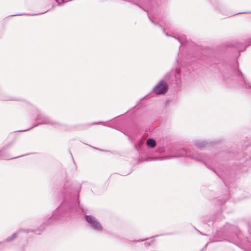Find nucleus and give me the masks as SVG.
I'll return each instance as SVG.
<instances>
[{
  "instance_id": "1",
  "label": "nucleus",
  "mask_w": 251,
  "mask_h": 251,
  "mask_svg": "<svg viewBox=\"0 0 251 251\" xmlns=\"http://www.w3.org/2000/svg\"><path fill=\"white\" fill-rule=\"evenodd\" d=\"M214 49L210 50L206 54L201 52L197 53L193 56L190 61L187 62L186 67H182V63L179 69H172L167 73L163 78L161 79L158 83L152 88L151 93L153 92L156 95L165 94L169 90V85L173 87H181L182 86L181 74L182 71L186 70L188 74L190 73V68L193 71L197 70V66L199 64L204 66H211L215 68L219 71L220 67V62L221 57L220 55H217L215 57H212V53Z\"/></svg>"
},
{
  "instance_id": "2",
  "label": "nucleus",
  "mask_w": 251,
  "mask_h": 251,
  "mask_svg": "<svg viewBox=\"0 0 251 251\" xmlns=\"http://www.w3.org/2000/svg\"><path fill=\"white\" fill-rule=\"evenodd\" d=\"M81 189V184L76 182L70 184L65 182L61 189V196L62 203L65 200V202L69 205L70 208H75V211L64 222L75 215L80 213V211L84 214V220L87 223L88 227L95 232L100 233L103 230V227L100 221L91 215H87V209L80 204L79 197Z\"/></svg>"
},
{
  "instance_id": "3",
  "label": "nucleus",
  "mask_w": 251,
  "mask_h": 251,
  "mask_svg": "<svg viewBox=\"0 0 251 251\" xmlns=\"http://www.w3.org/2000/svg\"><path fill=\"white\" fill-rule=\"evenodd\" d=\"M117 130V128H116ZM120 131L128 137V140L132 144L134 149L139 154L137 163L145 161L155 160L153 154L156 152L155 148L157 143L153 138H149L146 141V147L144 146V135L142 133L139 125L135 122H132L126 126L123 130Z\"/></svg>"
},
{
  "instance_id": "4",
  "label": "nucleus",
  "mask_w": 251,
  "mask_h": 251,
  "mask_svg": "<svg viewBox=\"0 0 251 251\" xmlns=\"http://www.w3.org/2000/svg\"><path fill=\"white\" fill-rule=\"evenodd\" d=\"M240 54L237 52L233 60L221 59L219 73L223 81L231 88L240 87L251 93V83L247 81L239 68L238 58Z\"/></svg>"
},
{
  "instance_id": "5",
  "label": "nucleus",
  "mask_w": 251,
  "mask_h": 251,
  "mask_svg": "<svg viewBox=\"0 0 251 251\" xmlns=\"http://www.w3.org/2000/svg\"><path fill=\"white\" fill-rule=\"evenodd\" d=\"M65 200L62 203L52 212L51 215L44 219L43 223L39 228L32 229H24V231L26 233L34 232L36 234L40 235L41 232L47 227L59 223H62L67 217L71 216L76 209L74 207L70 208L69 205L65 202Z\"/></svg>"
},
{
  "instance_id": "6",
  "label": "nucleus",
  "mask_w": 251,
  "mask_h": 251,
  "mask_svg": "<svg viewBox=\"0 0 251 251\" xmlns=\"http://www.w3.org/2000/svg\"><path fill=\"white\" fill-rule=\"evenodd\" d=\"M212 170L222 179L226 187L220 196L212 199V203L216 205L221 206L229 199L231 186L234 187V185H235L233 183L235 179L233 175L230 174L223 172H219L213 169Z\"/></svg>"
},
{
  "instance_id": "7",
  "label": "nucleus",
  "mask_w": 251,
  "mask_h": 251,
  "mask_svg": "<svg viewBox=\"0 0 251 251\" xmlns=\"http://www.w3.org/2000/svg\"><path fill=\"white\" fill-rule=\"evenodd\" d=\"M28 109L36 114L35 118V122L33 124L32 127L25 130H20L12 132L10 134H14L15 137V139L18 136L17 132H22L24 131H29L33 128L40 125H49L53 126L54 125L58 126L59 124L57 123V121L53 120L50 117L48 116L47 115L43 113L40 109L30 103H26Z\"/></svg>"
},
{
  "instance_id": "8",
  "label": "nucleus",
  "mask_w": 251,
  "mask_h": 251,
  "mask_svg": "<svg viewBox=\"0 0 251 251\" xmlns=\"http://www.w3.org/2000/svg\"><path fill=\"white\" fill-rule=\"evenodd\" d=\"M171 153L174 157H188L204 163L208 158V156L204 153L199 152L194 149L190 150L184 148L178 149L176 151H171Z\"/></svg>"
},
{
  "instance_id": "9",
  "label": "nucleus",
  "mask_w": 251,
  "mask_h": 251,
  "mask_svg": "<svg viewBox=\"0 0 251 251\" xmlns=\"http://www.w3.org/2000/svg\"><path fill=\"white\" fill-rule=\"evenodd\" d=\"M224 239L230 243L238 245L241 242V231L239 228L234 225L227 226L222 231Z\"/></svg>"
},
{
  "instance_id": "10",
  "label": "nucleus",
  "mask_w": 251,
  "mask_h": 251,
  "mask_svg": "<svg viewBox=\"0 0 251 251\" xmlns=\"http://www.w3.org/2000/svg\"><path fill=\"white\" fill-rule=\"evenodd\" d=\"M221 140L220 139H207L205 140H197L195 141L196 147L201 150L203 148L213 147L220 143Z\"/></svg>"
},
{
  "instance_id": "11",
  "label": "nucleus",
  "mask_w": 251,
  "mask_h": 251,
  "mask_svg": "<svg viewBox=\"0 0 251 251\" xmlns=\"http://www.w3.org/2000/svg\"><path fill=\"white\" fill-rule=\"evenodd\" d=\"M234 155L233 152H231L230 150H227L219 152L215 155V158L221 161H225L232 158Z\"/></svg>"
},
{
  "instance_id": "12",
  "label": "nucleus",
  "mask_w": 251,
  "mask_h": 251,
  "mask_svg": "<svg viewBox=\"0 0 251 251\" xmlns=\"http://www.w3.org/2000/svg\"><path fill=\"white\" fill-rule=\"evenodd\" d=\"M158 7L157 8V9H156L154 11V15H153L152 16L150 14V13L149 11L147 12V15H148L149 19L155 25L158 26L162 30L163 33H164L167 36H168V37L170 36V37H173V38H175L178 41H179V42H180V41H179V39L176 37L170 35L168 33L166 32L165 29L163 27V26L162 25H161L158 22L155 21L154 20L152 19V18H151L150 15L152 16V18H153L155 16V11H156V10L157 11V10H158Z\"/></svg>"
},
{
  "instance_id": "13",
  "label": "nucleus",
  "mask_w": 251,
  "mask_h": 251,
  "mask_svg": "<svg viewBox=\"0 0 251 251\" xmlns=\"http://www.w3.org/2000/svg\"><path fill=\"white\" fill-rule=\"evenodd\" d=\"M0 100H22L20 98L12 97L5 94L4 91L0 87Z\"/></svg>"
},
{
  "instance_id": "14",
  "label": "nucleus",
  "mask_w": 251,
  "mask_h": 251,
  "mask_svg": "<svg viewBox=\"0 0 251 251\" xmlns=\"http://www.w3.org/2000/svg\"><path fill=\"white\" fill-rule=\"evenodd\" d=\"M33 154V153H27V154H25V155H20V156H18L14 157H12V158H9L8 154L6 153V152H5L4 151H2V152L0 153V156L3 157V159H4L11 160V159H16V158H19V157H22V156H25V155H29V154Z\"/></svg>"
},
{
  "instance_id": "15",
  "label": "nucleus",
  "mask_w": 251,
  "mask_h": 251,
  "mask_svg": "<svg viewBox=\"0 0 251 251\" xmlns=\"http://www.w3.org/2000/svg\"><path fill=\"white\" fill-rule=\"evenodd\" d=\"M18 232H14L10 236L6 238L4 241H1L2 242L0 245L4 244V242H10L13 241L15 239H16L18 236Z\"/></svg>"
},
{
  "instance_id": "16",
  "label": "nucleus",
  "mask_w": 251,
  "mask_h": 251,
  "mask_svg": "<svg viewBox=\"0 0 251 251\" xmlns=\"http://www.w3.org/2000/svg\"><path fill=\"white\" fill-rule=\"evenodd\" d=\"M57 123L59 124L58 126L57 125H54L53 126L55 128H61L62 129L65 130H69L71 127L68 125L60 123L59 122H57Z\"/></svg>"
},
{
  "instance_id": "17",
  "label": "nucleus",
  "mask_w": 251,
  "mask_h": 251,
  "mask_svg": "<svg viewBox=\"0 0 251 251\" xmlns=\"http://www.w3.org/2000/svg\"><path fill=\"white\" fill-rule=\"evenodd\" d=\"M174 99V95L170 97V98H167L165 101V107H167L170 105V104L172 102Z\"/></svg>"
},
{
  "instance_id": "18",
  "label": "nucleus",
  "mask_w": 251,
  "mask_h": 251,
  "mask_svg": "<svg viewBox=\"0 0 251 251\" xmlns=\"http://www.w3.org/2000/svg\"><path fill=\"white\" fill-rule=\"evenodd\" d=\"M49 11V10H48L46 11L40 12L38 14L23 13V14H15V15H11L10 16L12 17V16H20V15H40V14H43L46 13V12H47Z\"/></svg>"
},
{
  "instance_id": "19",
  "label": "nucleus",
  "mask_w": 251,
  "mask_h": 251,
  "mask_svg": "<svg viewBox=\"0 0 251 251\" xmlns=\"http://www.w3.org/2000/svg\"><path fill=\"white\" fill-rule=\"evenodd\" d=\"M215 219L214 217H212L210 220L208 221L204 220V223L207 224L209 226H212L215 222Z\"/></svg>"
},
{
  "instance_id": "20",
  "label": "nucleus",
  "mask_w": 251,
  "mask_h": 251,
  "mask_svg": "<svg viewBox=\"0 0 251 251\" xmlns=\"http://www.w3.org/2000/svg\"><path fill=\"white\" fill-rule=\"evenodd\" d=\"M12 143H7V144H6L3 147H2L0 149V153L2 152V151H5V150H6L7 149H8L9 148H10L11 147V146L12 145Z\"/></svg>"
},
{
  "instance_id": "21",
  "label": "nucleus",
  "mask_w": 251,
  "mask_h": 251,
  "mask_svg": "<svg viewBox=\"0 0 251 251\" xmlns=\"http://www.w3.org/2000/svg\"><path fill=\"white\" fill-rule=\"evenodd\" d=\"M158 236H159L158 235H156L155 236H152L150 238H146L141 239H139V240H134V241L143 242V241H147V240H148L150 239H152V238H155L156 237H158Z\"/></svg>"
},
{
  "instance_id": "22",
  "label": "nucleus",
  "mask_w": 251,
  "mask_h": 251,
  "mask_svg": "<svg viewBox=\"0 0 251 251\" xmlns=\"http://www.w3.org/2000/svg\"><path fill=\"white\" fill-rule=\"evenodd\" d=\"M154 242V240H151L150 242H147L145 243V245L147 246H149L151 245V244Z\"/></svg>"
},
{
  "instance_id": "23",
  "label": "nucleus",
  "mask_w": 251,
  "mask_h": 251,
  "mask_svg": "<svg viewBox=\"0 0 251 251\" xmlns=\"http://www.w3.org/2000/svg\"><path fill=\"white\" fill-rule=\"evenodd\" d=\"M131 172H132V170H131V169H130V170L129 171V172H127V173H123V174H121V175H122V176H127V175H129V174L131 173Z\"/></svg>"
},
{
  "instance_id": "24",
  "label": "nucleus",
  "mask_w": 251,
  "mask_h": 251,
  "mask_svg": "<svg viewBox=\"0 0 251 251\" xmlns=\"http://www.w3.org/2000/svg\"><path fill=\"white\" fill-rule=\"evenodd\" d=\"M194 228L198 231V232H199L200 234L202 235H203V236H208V234H204V233H202V232H201L200 231H199V230H198L195 227H194Z\"/></svg>"
},
{
  "instance_id": "25",
  "label": "nucleus",
  "mask_w": 251,
  "mask_h": 251,
  "mask_svg": "<svg viewBox=\"0 0 251 251\" xmlns=\"http://www.w3.org/2000/svg\"><path fill=\"white\" fill-rule=\"evenodd\" d=\"M194 228L198 231V232H199L200 234L202 235H203V236H208V234H204V233H202V232H201L200 231H199V230H198L195 227H194Z\"/></svg>"
},
{
  "instance_id": "26",
  "label": "nucleus",
  "mask_w": 251,
  "mask_h": 251,
  "mask_svg": "<svg viewBox=\"0 0 251 251\" xmlns=\"http://www.w3.org/2000/svg\"><path fill=\"white\" fill-rule=\"evenodd\" d=\"M208 243L205 245V246L200 251H203L204 250H205L207 246H208Z\"/></svg>"
},
{
  "instance_id": "27",
  "label": "nucleus",
  "mask_w": 251,
  "mask_h": 251,
  "mask_svg": "<svg viewBox=\"0 0 251 251\" xmlns=\"http://www.w3.org/2000/svg\"><path fill=\"white\" fill-rule=\"evenodd\" d=\"M247 226H248V227L249 233L250 234H251V228L249 226V224H248Z\"/></svg>"
},
{
  "instance_id": "28",
  "label": "nucleus",
  "mask_w": 251,
  "mask_h": 251,
  "mask_svg": "<svg viewBox=\"0 0 251 251\" xmlns=\"http://www.w3.org/2000/svg\"><path fill=\"white\" fill-rule=\"evenodd\" d=\"M90 146V147H92V148H94V149H97V150H99L101 151V150L99 149H98V148H95V147H92V146ZM102 151H103V150H102Z\"/></svg>"
},
{
  "instance_id": "29",
  "label": "nucleus",
  "mask_w": 251,
  "mask_h": 251,
  "mask_svg": "<svg viewBox=\"0 0 251 251\" xmlns=\"http://www.w3.org/2000/svg\"><path fill=\"white\" fill-rule=\"evenodd\" d=\"M173 233H171L170 232V233H167L165 235H173Z\"/></svg>"
},
{
  "instance_id": "30",
  "label": "nucleus",
  "mask_w": 251,
  "mask_h": 251,
  "mask_svg": "<svg viewBox=\"0 0 251 251\" xmlns=\"http://www.w3.org/2000/svg\"><path fill=\"white\" fill-rule=\"evenodd\" d=\"M100 123V122H94L91 125L97 124Z\"/></svg>"
},
{
  "instance_id": "31",
  "label": "nucleus",
  "mask_w": 251,
  "mask_h": 251,
  "mask_svg": "<svg viewBox=\"0 0 251 251\" xmlns=\"http://www.w3.org/2000/svg\"><path fill=\"white\" fill-rule=\"evenodd\" d=\"M72 159H73V162H75V160H74V159L73 156H72Z\"/></svg>"
},
{
  "instance_id": "32",
  "label": "nucleus",
  "mask_w": 251,
  "mask_h": 251,
  "mask_svg": "<svg viewBox=\"0 0 251 251\" xmlns=\"http://www.w3.org/2000/svg\"><path fill=\"white\" fill-rule=\"evenodd\" d=\"M72 159H73V162H75V160H74V159L73 156H72Z\"/></svg>"
},
{
  "instance_id": "33",
  "label": "nucleus",
  "mask_w": 251,
  "mask_h": 251,
  "mask_svg": "<svg viewBox=\"0 0 251 251\" xmlns=\"http://www.w3.org/2000/svg\"><path fill=\"white\" fill-rule=\"evenodd\" d=\"M72 159H73V162H75V160H74V159L73 156H72Z\"/></svg>"
},
{
  "instance_id": "34",
  "label": "nucleus",
  "mask_w": 251,
  "mask_h": 251,
  "mask_svg": "<svg viewBox=\"0 0 251 251\" xmlns=\"http://www.w3.org/2000/svg\"><path fill=\"white\" fill-rule=\"evenodd\" d=\"M72 159H73V162H75V160H74V159L73 156H72Z\"/></svg>"
},
{
  "instance_id": "35",
  "label": "nucleus",
  "mask_w": 251,
  "mask_h": 251,
  "mask_svg": "<svg viewBox=\"0 0 251 251\" xmlns=\"http://www.w3.org/2000/svg\"><path fill=\"white\" fill-rule=\"evenodd\" d=\"M150 95V94H149L145 96V97H148V96L149 95Z\"/></svg>"
},
{
  "instance_id": "36",
  "label": "nucleus",
  "mask_w": 251,
  "mask_h": 251,
  "mask_svg": "<svg viewBox=\"0 0 251 251\" xmlns=\"http://www.w3.org/2000/svg\"><path fill=\"white\" fill-rule=\"evenodd\" d=\"M2 242H0V244H1Z\"/></svg>"
}]
</instances>
